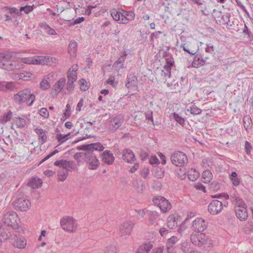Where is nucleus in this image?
<instances>
[{
    "label": "nucleus",
    "mask_w": 253,
    "mask_h": 253,
    "mask_svg": "<svg viewBox=\"0 0 253 253\" xmlns=\"http://www.w3.org/2000/svg\"><path fill=\"white\" fill-rule=\"evenodd\" d=\"M104 146L99 142L83 145L78 147V150L84 151V161L87 163L89 169H96L98 167L99 162L96 158V154L102 151Z\"/></svg>",
    "instance_id": "nucleus-1"
},
{
    "label": "nucleus",
    "mask_w": 253,
    "mask_h": 253,
    "mask_svg": "<svg viewBox=\"0 0 253 253\" xmlns=\"http://www.w3.org/2000/svg\"><path fill=\"white\" fill-rule=\"evenodd\" d=\"M35 100V95L32 93L29 88H25L17 93L13 97L14 102L18 105L26 103L28 106H32Z\"/></svg>",
    "instance_id": "nucleus-2"
},
{
    "label": "nucleus",
    "mask_w": 253,
    "mask_h": 253,
    "mask_svg": "<svg viewBox=\"0 0 253 253\" xmlns=\"http://www.w3.org/2000/svg\"><path fill=\"white\" fill-rule=\"evenodd\" d=\"M12 55L9 53H0V68L11 71L23 68V64L12 61Z\"/></svg>",
    "instance_id": "nucleus-3"
},
{
    "label": "nucleus",
    "mask_w": 253,
    "mask_h": 253,
    "mask_svg": "<svg viewBox=\"0 0 253 253\" xmlns=\"http://www.w3.org/2000/svg\"><path fill=\"white\" fill-rule=\"evenodd\" d=\"M190 240L194 245L198 247H203L206 249L211 248L213 245L212 240L205 234L203 233L191 234Z\"/></svg>",
    "instance_id": "nucleus-4"
},
{
    "label": "nucleus",
    "mask_w": 253,
    "mask_h": 253,
    "mask_svg": "<svg viewBox=\"0 0 253 253\" xmlns=\"http://www.w3.org/2000/svg\"><path fill=\"white\" fill-rule=\"evenodd\" d=\"M18 218V215L15 212L13 211L7 212L3 215V224L5 226L10 227L16 231H19V226L17 223Z\"/></svg>",
    "instance_id": "nucleus-5"
},
{
    "label": "nucleus",
    "mask_w": 253,
    "mask_h": 253,
    "mask_svg": "<svg viewBox=\"0 0 253 253\" xmlns=\"http://www.w3.org/2000/svg\"><path fill=\"white\" fill-rule=\"evenodd\" d=\"M60 225L64 231L68 232H75L78 226L77 221L70 216H65L61 218Z\"/></svg>",
    "instance_id": "nucleus-6"
},
{
    "label": "nucleus",
    "mask_w": 253,
    "mask_h": 253,
    "mask_svg": "<svg viewBox=\"0 0 253 253\" xmlns=\"http://www.w3.org/2000/svg\"><path fill=\"white\" fill-rule=\"evenodd\" d=\"M124 121V117L122 114L110 118L108 126V130L111 132H115L122 126Z\"/></svg>",
    "instance_id": "nucleus-7"
},
{
    "label": "nucleus",
    "mask_w": 253,
    "mask_h": 253,
    "mask_svg": "<svg viewBox=\"0 0 253 253\" xmlns=\"http://www.w3.org/2000/svg\"><path fill=\"white\" fill-rule=\"evenodd\" d=\"M153 202L155 205L159 207L163 212H166L170 210L171 206L169 202L162 196L153 198Z\"/></svg>",
    "instance_id": "nucleus-8"
},
{
    "label": "nucleus",
    "mask_w": 253,
    "mask_h": 253,
    "mask_svg": "<svg viewBox=\"0 0 253 253\" xmlns=\"http://www.w3.org/2000/svg\"><path fill=\"white\" fill-rule=\"evenodd\" d=\"M134 226V223L127 221L123 223L119 229V235L123 239H126L130 235Z\"/></svg>",
    "instance_id": "nucleus-9"
},
{
    "label": "nucleus",
    "mask_w": 253,
    "mask_h": 253,
    "mask_svg": "<svg viewBox=\"0 0 253 253\" xmlns=\"http://www.w3.org/2000/svg\"><path fill=\"white\" fill-rule=\"evenodd\" d=\"M170 160L173 165L178 167H181L187 162L186 155L180 151L174 152L171 156Z\"/></svg>",
    "instance_id": "nucleus-10"
},
{
    "label": "nucleus",
    "mask_w": 253,
    "mask_h": 253,
    "mask_svg": "<svg viewBox=\"0 0 253 253\" xmlns=\"http://www.w3.org/2000/svg\"><path fill=\"white\" fill-rule=\"evenodd\" d=\"M208 223L202 218H196L192 222L191 229L196 233L205 231L208 227Z\"/></svg>",
    "instance_id": "nucleus-11"
},
{
    "label": "nucleus",
    "mask_w": 253,
    "mask_h": 253,
    "mask_svg": "<svg viewBox=\"0 0 253 253\" xmlns=\"http://www.w3.org/2000/svg\"><path fill=\"white\" fill-rule=\"evenodd\" d=\"M49 59V57L48 56L29 57L21 58V61L23 63L28 64H45L47 62V60Z\"/></svg>",
    "instance_id": "nucleus-12"
},
{
    "label": "nucleus",
    "mask_w": 253,
    "mask_h": 253,
    "mask_svg": "<svg viewBox=\"0 0 253 253\" xmlns=\"http://www.w3.org/2000/svg\"><path fill=\"white\" fill-rule=\"evenodd\" d=\"M14 206L16 209L21 211H26L30 207L31 202L24 197H19L14 203Z\"/></svg>",
    "instance_id": "nucleus-13"
},
{
    "label": "nucleus",
    "mask_w": 253,
    "mask_h": 253,
    "mask_svg": "<svg viewBox=\"0 0 253 253\" xmlns=\"http://www.w3.org/2000/svg\"><path fill=\"white\" fill-rule=\"evenodd\" d=\"M209 212L215 215L220 213L223 209V203L218 200H214L208 206Z\"/></svg>",
    "instance_id": "nucleus-14"
},
{
    "label": "nucleus",
    "mask_w": 253,
    "mask_h": 253,
    "mask_svg": "<svg viewBox=\"0 0 253 253\" xmlns=\"http://www.w3.org/2000/svg\"><path fill=\"white\" fill-rule=\"evenodd\" d=\"M54 165L62 168V170H67V171L75 169L74 162L73 161H68L66 160H60L55 161Z\"/></svg>",
    "instance_id": "nucleus-15"
},
{
    "label": "nucleus",
    "mask_w": 253,
    "mask_h": 253,
    "mask_svg": "<svg viewBox=\"0 0 253 253\" xmlns=\"http://www.w3.org/2000/svg\"><path fill=\"white\" fill-rule=\"evenodd\" d=\"M137 78L134 73H131L128 74L126 78V86L128 89H132L137 87Z\"/></svg>",
    "instance_id": "nucleus-16"
},
{
    "label": "nucleus",
    "mask_w": 253,
    "mask_h": 253,
    "mask_svg": "<svg viewBox=\"0 0 253 253\" xmlns=\"http://www.w3.org/2000/svg\"><path fill=\"white\" fill-rule=\"evenodd\" d=\"M135 18V13L131 11H127L122 9L121 24H126Z\"/></svg>",
    "instance_id": "nucleus-17"
},
{
    "label": "nucleus",
    "mask_w": 253,
    "mask_h": 253,
    "mask_svg": "<svg viewBox=\"0 0 253 253\" xmlns=\"http://www.w3.org/2000/svg\"><path fill=\"white\" fill-rule=\"evenodd\" d=\"M123 159L128 163H131L135 160V155L129 149H125L123 152Z\"/></svg>",
    "instance_id": "nucleus-18"
},
{
    "label": "nucleus",
    "mask_w": 253,
    "mask_h": 253,
    "mask_svg": "<svg viewBox=\"0 0 253 253\" xmlns=\"http://www.w3.org/2000/svg\"><path fill=\"white\" fill-rule=\"evenodd\" d=\"M126 51H124L121 53V56L118 59V60L115 62L113 64V67L116 70H120L125 68L124 66V63L126 60Z\"/></svg>",
    "instance_id": "nucleus-19"
},
{
    "label": "nucleus",
    "mask_w": 253,
    "mask_h": 253,
    "mask_svg": "<svg viewBox=\"0 0 253 253\" xmlns=\"http://www.w3.org/2000/svg\"><path fill=\"white\" fill-rule=\"evenodd\" d=\"M102 161L104 163L108 165H111L114 161L113 154L109 151H105L102 154Z\"/></svg>",
    "instance_id": "nucleus-20"
},
{
    "label": "nucleus",
    "mask_w": 253,
    "mask_h": 253,
    "mask_svg": "<svg viewBox=\"0 0 253 253\" xmlns=\"http://www.w3.org/2000/svg\"><path fill=\"white\" fill-rule=\"evenodd\" d=\"M240 208H241V207ZM235 212L237 217L241 221L246 220L248 216V211L246 208L241 207V209L239 208H235Z\"/></svg>",
    "instance_id": "nucleus-21"
},
{
    "label": "nucleus",
    "mask_w": 253,
    "mask_h": 253,
    "mask_svg": "<svg viewBox=\"0 0 253 253\" xmlns=\"http://www.w3.org/2000/svg\"><path fill=\"white\" fill-rule=\"evenodd\" d=\"M239 23V21L237 19H235L234 17H230L229 18V21L228 22L226 26L229 29L233 30L235 31H238L240 30Z\"/></svg>",
    "instance_id": "nucleus-22"
},
{
    "label": "nucleus",
    "mask_w": 253,
    "mask_h": 253,
    "mask_svg": "<svg viewBox=\"0 0 253 253\" xmlns=\"http://www.w3.org/2000/svg\"><path fill=\"white\" fill-rule=\"evenodd\" d=\"M35 131L39 136V140L41 145H43L47 139L46 132L41 127H37Z\"/></svg>",
    "instance_id": "nucleus-23"
},
{
    "label": "nucleus",
    "mask_w": 253,
    "mask_h": 253,
    "mask_svg": "<svg viewBox=\"0 0 253 253\" xmlns=\"http://www.w3.org/2000/svg\"><path fill=\"white\" fill-rule=\"evenodd\" d=\"M231 199L236 206L235 208H239L241 209V208H240V207L246 208V204L244 202L236 195L234 194L233 195H231Z\"/></svg>",
    "instance_id": "nucleus-24"
},
{
    "label": "nucleus",
    "mask_w": 253,
    "mask_h": 253,
    "mask_svg": "<svg viewBox=\"0 0 253 253\" xmlns=\"http://www.w3.org/2000/svg\"><path fill=\"white\" fill-rule=\"evenodd\" d=\"M153 247V245L148 242L141 245L137 249L136 253H149Z\"/></svg>",
    "instance_id": "nucleus-25"
},
{
    "label": "nucleus",
    "mask_w": 253,
    "mask_h": 253,
    "mask_svg": "<svg viewBox=\"0 0 253 253\" xmlns=\"http://www.w3.org/2000/svg\"><path fill=\"white\" fill-rule=\"evenodd\" d=\"M66 83V79L64 78L60 79L53 86V88L55 91L57 93L60 92L63 89Z\"/></svg>",
    "instance_id": "nucleus-26"
},
{
    "label": "nucleus",
    "mask_w": 253,
    "mask_h": 253,
    "mask_svg": "<svg viewBox=\"0 0 253 253\" xmlns=\"http://www.w3.org/2000/svg\"><path fill=\"white\" fill-rule=\"evenodd\" d=\"M204 61L203 59V56L201 54H196L192 62V66L195 68H197L199 66L203 65Z\"/></svg>",
    "instance_id": "nucleus-27"
},
{
    "label": "nucleus",
    "mask_w": 253,
    "mask_h": 253,
    "mask_svg": "<svg viewBox=\"0 0 253 253\" xmlns=\"http://www.w3.org/2000/svg\"><path fill=\"white\" fill-rule=\"evenodd\" d=\"M177 219L173 215H169L167 219V226L169 229H174L177 226Z\"/></svg>",
    "instance_id": "nucleus-28"
},
{
    "label": "nucleus",
    "mask_w": 253,
    "mask_h": 253,
    "mask_svg": "<svg viewBox=\"0 0 253 253\" xmlns=\"http://www.w3.org/2000/svg\"><path fill=\"white\" fill-rule=\"evenodd\" d=\"M117 243L115 242L108 244L105 248L104 253H117Z\"/></svg>",
    "instance_id": "nucleus-29"
},
{
    "label": "nucleus",
    "mask_w": 253,
    "mask_h": 253,
    "mask_svg": "<svg viewBox=\"0 0 253 253\" xmlns=\"http://www.w3.org/2000/svg\"><path fill=\"white\" fill-rule=\"evenodd\" d=\"M42 183V180L41 179L35 177L29 182L28 185L33 189H36L41 187Z\"/></svg>",
    "instance_id": "nucleus-30"
},
{
    "label": "nucleus",
    "mask_w": 253,
    "mask_h": 253,
    "mask_svg": "<svg viewBox=\"0 0 253 253\" xmlns=\"http://www.w3.org/2000/svg\"><path fill=\"white\" fill-rule=\"evenodd\" d=\"M13 245L19 249H23L26 245V241L23 237H17Z\"/></svg>",
    "instance_id": "nucleus-31"
},
{
    "label": "nucleus",
    "mask_w": 253,
    "mask_h": 253,
    "mask_svg": "<svg viewBox=\"0 0 253 253\" xmlns=\"http://www.w3.org/2000/svg\"><path fill=\"white\" fill-rule=\"evenodd\" d=\"M77 49V43L74 41H72L68 46V52L73 56H74L76 54Z\"/></svg>",
    "instance_id": "nucleus-32"
},
{
    "label": "nucleus",
    "mask_w": 253,
    "mask_h": 253,
    "mask_svg": "<svg viewBox=\"0 0 253 253\" xmlns=\"http://www.w3.org/2000/svg\"><path fill=\"white\" fill-rule=\"evenodd\" d=\"M159 216V213L156 211H150L148 214V220L149 224L152 225L154 223L155 220Z\"/></svg>",
    "instance_id": "nucleus-33"
},
{
    "label": "nucleus",
    "mask_w": 253,
    "mask_h": 253,
    "mask_svg": "<svg viewBox=\"0 0 253 253\" xmlns=\"http://www.w3.org/2000/svg\"><path fill=\"white\" fill-rule=\"evenodd\" d=\"M180 249L183 253H189L192 251L190 243L187 241H183L181 244Z\"/></svg>",
    "instance_id": "nucleus-34"
},
{
    "label": "nucleus",
    "mask_w": 253,
    "mask_h": 253,
    "mask_svg": "<svg viewBox=\"0 0 253 253\" xmlns=\"http://www.w3.org/2000/svg\"><path fill=\"white\" fill-rule=\"evenodd\" d=\"M212 174L210 170H205L202 173V178L204 183H209L212 179Z\"/></svg>",
    "instance_id": "nucleus-35"
},
{
    "label": "nucleus",
    "mask_w": 253,
    "mask_h": 253,
    "mask_svg": "<svg viewBox=\"0 0 253 253\" xmlns=\"http://www.w3.org/2000/svg\"><path fill=\"white\" fill-rule=\"evenodd\" d=\"M186 111L190 112L191 114L194 115H199L202 112L201 109L197 107L194 104L192 105L191 106L187 107Z\"/></svg>",
    "instance_id": "nucleus-36"
},
{
    "label": "nucleus",
    "mask_w": 253,
    "mask_h": 253,
    "mask_svg": "<svg viewBox=\"0 0 253 253\" xmlns=\"http://www.w3.org/2000/svg\"><path fill=\"white\" fill-rule=\"evenodd\" d=\"M178 239L177 237L173 236L169 238L166 244V247L176 248V245Z\"/></svg>",
    "instance_id": "nucleus-37"
},
{
    "label": "nucleus",
    "mask_w": 253,
    "mask_h": 253,
    "mask_svg": "<svg viewBox=\"0 0 253 253\" xmlns=\"http://www.w3.org/2000/svg\"><path fill=\"white\" fill-rule=\"evenodd\" d=\"M121 14L122 12L117 11L115 9L113 10L111 13L113 19L116 21L119 22V23H121V21L122 19Z\"/></svg>",
    "instance_id": "nucleus-38"
},
{
    "label": "nucleus",
    "mask_w": 253,
    "mask_h": 253,
    "mask_svg": "<svg viewBox=\"0 0 253 253\" xmlns=\"http://www.w3.org/2000/svg\"><path fill=\"white\" fill-rule=\"evenodd\" d=\"M58 178L60 181H64L68 175V171L65 170H60L58 172Z\"/></svg>",
    "instance_id": "nucleus-39"
},
{
    "label": "nucleus",
    "mask_w": 253,
    "mask_h": 253,
    "mask_svg": "<svg viewBox=\"0 0 253 253\" xmlns=\"http://www.w3.org/2000/svg\"><path fill=\"white\" fill-rule=\"evenodd\" d=\"M231 15L229 13L226 12L224 13L221 17V20L220 22L222 23V24L226 25L228 22L229 21V18H230Z\"/></svg>",
    "instance_id": "nucleus-40"
},
{
    "label": "nucleus",
    "mask_w": 253,
    "mask_h": 253,
    "mask_svg": "<svg viewBox=\"0 0 253 253\" xmlns=\"http://www.w3.org/2000/svg\"><path fill=\"white\" fill-rule=\"evenodd\" d=\"M41 27L43 28V29L45 30V32L49 35H55L56 34L55 31L46 24H42Z\"/></svg>",
    "instance_id": "nucleus-41"
},
{
    "label": "nucleus",
    "mask_w": 253,
    "mask_h": 253,
    "mask_svg": "<svg viewBox=\"0 0 253 253\" xmlns=\"http://www.w3.org/2000/svg\"><path fill=\"white\" fill-rule=\"evenodd\" d=\"M70 135V133H68L67 134H60L57 136V140L60 142L59 145L56 146V147H58L59 145L62 144L65 141H66L68 139V136Z\"/></svg>",
    "instance_id": "nucleus-42"
},
{
    "label": "nucleus",
    "mask_w": 253,
    "mask_h": 253,
    "mask_svg": "<svg viewBox=\"0 0 253 253\" xmlns=\"http://www.w3.org/2000/svg\"><path fill=\"white\" fill-rule=\"evenodd\" d=\"M74 157L77 161L78 164L80 165L81 164V159L84 160V152L77 153L74 155Z\"/></svg>",
    "instance_id": "nucleus-43"
},
{
    "label": "nucleus",
    "mask_w": 253,
    "mask_h": 253,
    "mask_svg": "<svg viewBox=\"0 0 253 253\" xmlns=\"http://www.w3.org/2000/svg\"><path fill=\"white\" fill-rule=\"evenodd\" d=\"M79 84L80 85V89L82 91H86L88 88V85L84 79H81L79 81Z\"/></svg>",
    "instance_id": "nucleus-44"
},
{
    "label": "nucleus",
    "mask_w": 253,
    "mask_h": 253,
    "mask_svg": "<svg viewBox=\"0 0 253 253\" xmlns=\"http://www.w3.org/2000/svg\"><path fill=\"white\" fill-rule=\"evenodd\" d=\"M12 117V113L11 111H8L7 113L3 114L1 122L2 123H6L10 121Z\"/></svg>",
    "instance_id": "nucleus-45"
},
{
    "label": "nucleus",
    "mask_w": 253,
    "mask_h": 253,
    "mask_svg": "<svg viewBox=\"0 0 253 253\" xmlns=\"http://www.w3.org/2000/svg\"><path fill=\"white\" fill-rule=\"evenodd\" d=\"M173 117L176 122L179 123L181 126H183L185 124V120L180 116L178 114L175 113H173Z\"/></svg>",
    "instance_id": "nucleus-46"
},
{
    "label": "nucleus",
    "mask_w": 253,
    "mask_h": 253,
    "mask_svg": "<svg viewBox=\"0 0 253 253\" xmlns=\"http://www.w3.org/2000/svg\"><path fill=\"white\" fill-rule=\"evenodd\" d=\"M67 78L73 81H76L77 74L74 71H71V69H69L67 73Z\"/></svg>",
    "instance_id": "nucleus-47"
},
{
    "label": "nucleus",
    "mask_w": 253,
    "mask_h": 253,
    "mask_svg": "<svg viewBox=\"0 0 253 253\" xmlns=\"http://www.w3.org/2000/svg\"><path fill=\"white\" fill-rule=\"evenodd\" d=\"M50 86L49 83L45 79H43L40 83V87L43 90L49 88Z\"/></svg>",
    "instance_id": "nucleus-48"
},
{
    "label": "nucleus",
    "mask_w": 253,
    "mask_h": 253,
    "mask_svg": "<svg viewBox=\"0 0 253 253\" xmlns=\"http://www.w3.org/2000/svg\"><path fill=\"white\" fill-rule=\"evenodd\" d=\"M15 87V85L13 82H7L6 83L5 85H4V89L2 91H5L6 90H13Z\"/></svg>",
    "instance_id": "nucleus-49"
},
{
    "label": "nucleus",
    "mask_w": 253,
    "mask_h": 253,
    "mask_svg": "<svg viewBox=\"0 0 253 253\" xmlns=\"http://www.w3.org/2000/svg\"><path fill=\"white\" fill-rule=\"evenodd\" d=\"M26 124L25 121L24 119L18 118L16 120V125L18 128L23 127Z\"/></svg>",
    "instance_id": "nucleus-50"
},
{
    "label": "nucleus",
    "mask_w": 253,
    "mask_h": 253,
    "mask_svg": "<svg viewBox=\"0 0 253 253\" xmlns=\"http://www.w3.org/2000/svg\"><path fill=\"white\" fill-rule=\"evenodd\" d=\"M31 76L32 74L28 72L20 73L19 75V78L23 80H28Z\"/></svg>",
    "instance_id": "nucleus-51"
},
{
    "label": "nucleus",
    "mask_w": 253,
    "mask_h": 253,
    "mask_svg": "<svg viewBox=\"0 0 253 253\" xmlns=\"http://www.w3.org/2000/svg\"><path fill=\"white\" fill-rule=\"evenodd\" d=\"M194 173H188V177L190 180L195 181L199 176V173L195 170L193 171Z\"/></svg>",
    "instance_id": "nucleus-52"
},
{
    "label": "nucleus",
    "mask_w": 253,
    "mask_h": 253,
    "mask_svg": "<svg viewBox=\"0 0 253 253\" xmlns=\"http://www.w3.org/2000/svg\"><path fill=\"white\" fill-rule=\"evenodd\" d=\"M76 82V81L71 80L70 79L67 81V87L66 89L69 91H72L74 88V83Z\"/></svg>",
    "instance_id": "nucleus-53"
},
{
    "label": "nucleus",
    "mask_w": 253,
    "mask_h": 253,
    "mask_svg": "<svg viewBox=\"0 0 253 253\" xmlns=\"http://www.w3.org/2000/svg\"><path fill=\"white\" fill-rule=\"evenodd\" d=\"M39 114L44 117V118H47L49 116V113L47 109L45 108H42L39 110Z\"/></svg>",
    "instance_id": "nucleus-54"
},
{
    "label": "nucleus",
    "mask_w": 253,
    "mask_h": 253,
    "mask_svg": "<svg viewBox=\"0 0 253 253\" xmlns=\"http://www.w3.org/2000/svg\"><path fill=\"white\" fill-rule=\"evenodd\" d=\"M134 186L137 187V191L139 192H142L144 189L145 188V185H144L141 181L138 182L137 181H136V184H134Z\"/></svg>",
    "instance_id": "nucleus-55"
},
{
    "label": "nucleus",
    "mask_w": 253,
    "mask_h": 253,
    "mask_svg": "<svg viewBox=\"0 0 253 253\" xmlns=\"http://www.w3.org/2000/svg\"><path fill=\"white\" fill-rule=\"evenodd\" d=\"M183 49L187 52V53L191 54V55H195L196 53V51L195 50H192L191 49H190L189 47L187 45H186L184 44V45H182Z\"/></svg>",
    "instance_id": "nucleus-56"
},
{
    "label": "nucleus",
    "mask_w": 253,
    "mask_h": 253,
    "mask_svg": "<svg viewBox=\"0 0 253 253\" xmlns=\"http://www.w3.org/2000/svg\"><path fill=\"white\" fill-rule=\"evenodd\" d=\"M148 210L144 208L142 210H135V211L138 214V215L141 218H143L146 212Z\"/></svg>",
    "instance_id": "nucleus-57"
},
{
    "label": "nucleus",
    "mask_w": 253,
    "mask_h": 253,
    "mask_svg": "<svg viewBox=\"0 0 253 253\" xmlns=\"http://www.w3.org/2000/svg\"><path fill=\"white\" fill-rule=\"evenodd\" d=\"M206 53H208L210 54V56H212L214 54V47L212 45H208L205 49Z\"/></svg>",
    "instance_id": "nucleus-58"
},
{
    "label": "nucleus",
    "mask_w": 253,
    "mask_h": 253,
    "mask_svg": "<svg viewBox=\"0 0 253 253\" xmlns=\"http://www.w3.org/2000/svg\"><path fill=\"white\" fill-rule=\"evenodd\" d=\"M70 109H71L70 105L69 104H67L66 106L65 111L64 112V115L66 119L69 118L71 116Z\"/></svg>",
    "instance_id": "nucleus-59"
},
{
    "label": "nucleus",
    "mask_w": 253,
    "mask_h": 253,
    "mask_svg": "<svg viewBox=\"0 0 253 253\" xmlns=\"http://www.w3.org/2000/svg\"><path fill=\"white\" fill-rule=\"evenodd\" d=\"M195 187L197 190H202L204 193L206 192V189L205 186L201 183H197L195 185Z\"/></svg>",
    "instance_id": "nucleus-60"
},
{
    "label": "nucleus",
    "mask_w": 253,
    "mask_h": 253,
    "mask_svg": "<svg viewBox=\"0 0 253 253\" xmlns=\"http://www.w3.org/2000/svg\"><path fill=\"white\" fill-rule=\"evenodd\" d=\"M211 189H212L213 190H217L219 189V183L217 182L213 181L211 184Z\"/></svg>",
    "instance_id": "nucleus-61"
},
{
    "label": "nucleus",
    "mask_w": 253,
    "mask_h": 253,
    "mask_svg": "<svg viewBox=\"0 0 253 253\" xmlns=\"http://www.w3.org/2000/svg\"><path fill=\"white\" fill-rule=\"evenodd\" d=\"M251 149H252L251 144L248 141H246V142H245V150H246V153L248 155L250 154Z\"/></svg>",
    "instance_id": "nucleus-62"
},
{
    "label": "nucleus",
    "mask_w": 253,
    "mask_h": 253,
    "mask_svg": "<svg viewBox=\"0 0 253 253\" xmlns=\"http://www.w3.org/2000/svg\"><path fill=\"white\" fill-rule=\"evenodd\" d=\"M159 163L160 162L159 159L155 156L152 157L150 159V163L151 165L158 164H159Z\"/></svg>",
    "instance_id": "nucleus-63"
},
{
    "label": "nucleus",
    "mask_w": 253,
    "mask_h": 253,
    "mask_svg": "<svg viewBox=\"0 0 253 253\" xmlns=\"http://www.w3.org/2000/svg\"><path fill=\"white\" fill-rule=\"evenodd\" d=\"M232 183L234 186H238L240 184V180L237 177L236 178H230Z\"/></svg>",
    "instance_id": "nucleus-64"
}]
</instances>
